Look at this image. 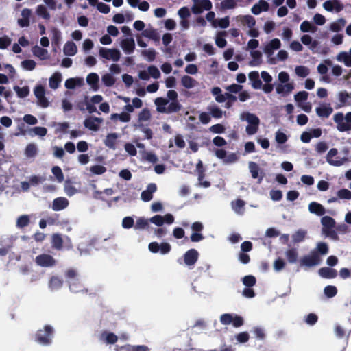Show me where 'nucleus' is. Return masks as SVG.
<instances>
[{
  "label": "nucleus",
  "instance_id": "0e129e2a",
  "mask_svg": "<svg viewBox=\"0 0 351 351\" xmlns=\"http://www.w3.org/2000/svg\"><path fill=\"white\" fill-rule=\"evenodd\" d=\"M237 6L236 0H223L221 3V7L224 10L234 9Z\"/></svg>",
  "mask_w": 351,
  "mask_h": 351
},
{
  "label": "nucleus",
  "instance_id": "ea45409f",
  "mask_svg": "<svg viewBox=\"0 0 351 351\" xmlns=\"http://www.w3.org/2000/svg\"><path fill=\"white\" fill-rule=\"evenodd\" d=\"M249 169L252 174V177L254 179L258 178V182H261L263 178V176H258L259 167L258 165L254 162H250Z\"/></svg>",
  "mask_w": 351,
  "mask_h": 351
},
{
  "label": "nucleus",
  "instance_id": "412c9836",
  "mask_svg": "<svg viewBox=\"0 0 351 351\" xmlns=\"http://www.w3.org/2000/svg\"><path fill=\"white\" fill-rule=\"evenodd\" d=\"M321 223L323 226L322 232L326 235H328L330 230L335 224V220L330 217L325 216L322 218Z\"/></svg>",
  "mask_w": 351,
  "mask_h": 351
},
{
  "label": "nucleus",
  "instance_id": "72a5a7b5",
  "mask_svg": "<svg viewBox=\"0 0 351 351\" xmlns=\"http://www.w3.org/2000/svg\"><path fill=\"white\" fill-rule=\"evenodd\" d=\"M77 51V48L76 45L71 41L66 42L63 47V52L66 56H74L76 54Z\"/></svg>",
  "mask_w": 351,
  "mask_h": 351
},
{
  "label": "nucleus",
  "instance_id": "c756f323",
  "mask_svg": "<svg viewBox=\"0 0 351 351\" xmlns=\"http://www.w3.org/2000/svg\"><path fill=\"white\" fill-rule=\"evenodd\" d=\"M32 53L34 56L38 58L40 60H44L49 58V54L47 49H45L39 46H35L32 48Z\"/></svg>",
  "mask_w": 351,
  "mask_h": 351
},
{
  "label": "nucleus",
  "instance_id": "052dcab7",
  "mask_svg": "<svg viewBox=\"0 0 351 351\" xmlns=\"http://www.w3.org/2000/svg\"><path fill=\"white\" fill-rule=\"evenodd\" d=\"M242 282L246 287H252L256 285V279L252 275H247L242 278Z\"/></svg>",
  "mask_w": 351,
  "mask_h": 351
},
{
  "label": "nucleus",
  "instance_id": "37998d69",
  "mask_svg": "<svg viewBox=\"0 0 351 351\" xmlns=\"http://www.w3.org/2000/svg\"><path fill=\"white\" fill-rule=\"evenodd\" d=\"M50 31L52 36V43L56 45H59L62 40V33L60 30L56 27H52Z\"/></svg>",
  "mask_w": 351,
  "mask_h": 351
},
{
  "label": "nucleus",
  "instance_id": "680f3d73",
  "mask_svg": "<svg viewBox=\"0 0 351 351\" xmlns=\"http://www.w3.org/2000/svg\"><path fill=\"white\" fill-rule=\"evenodd\" d=\"M62 238L60 234H55L52 236V245L53 247L60 250L62 247Z\"/></svg>",
  "mask_w": 351,
  "mask_h": 351
},
{
  "label": "nucleus",
  "instance_id": "09e8293b",
  "mask_svg": "<svg viewBox=\"0 0 351 351\" xmlns=\"http://www.w3.org/2000/svg\"><path fill=\"white\" fill-rule=\"evenodd\" d=\"M14 90L17 96L21 98L27 97L29 94V88L27 86L20 87L18 86H14Z\"/></svg>",
  "mask_w": 351,
  "mask_h": 351
},
{
  "label": "nucleus",
  "instance_id": "8fccbe9b",
  "mask_svg": "<svg viewBox=\"0 0 351 351\" xmlns=\"http://www.w3.org/2000/svg\"><path fill=\"white\" fill-rule=\"evenodd\" d=\"M101 81L105 86L110 87L115 84L116 79L112 74L106 73L102 75Z\"/></svg>",
  "mask_w": 351,
  "mask_h": 351
},
{
  "label": "nucleus",
  "instance_id": "6ab92c4d",
  "mask_svg": "<svg viewBox=\"0 0 351 351\" xmlns=\"http://www.w3.org/2000/svg\"><path fill=\"white\" fill-rule=\"evenodd\" d=\"M32 15V11L30 9L25 8L22 10L21 14V18L17 21L18 24L21 27H28L29 25V18Z\"/></svg>",
  "mask_w": 351,
  "mask_h": 351
},
{
  "label": "nucleus",
  "instance_id": "c03bdc74",
  "mask_svg": "<svg viewBox=\"0 0 351 351\" xmlns=\"http://www.w3.org/2000/svg\"><path fill=\"white\" fill-rule=\"evenodd\" d=\"M151 117V112L147 108L142 109L138 114V120L139 122L148 121L150 120Z\"/></svg>",
  "mask_w": 351,
  "mask_h": 351
},
{
  "label": "nucleus",
  "instance_id": "7c9ffc66",
  "mask_svg": "<svg viewBox=\"0 0 351 351\" xmlns=\"http://www.w3.org/2000/svg\"><path fill=\"white\" fill-rule=\"evenodd\" d=\"M259 77L258 71H252L248 75L249 80L252 82V86L255 89H260L262 87V82Z\"/></svg>",
  "mask_w": 351,
  "mask_h": 351
},
{
  "label": "nucleus",
  "instance_id": "9b49d317",
  "mask_svg": "<svg viewBox=\"0 0 351 351\" xmlns=\"http://www.w3.org/2000/svg\"><path fill=\"white\" fill-rule=\"evenodd\" d=\"M323 8L328 12H341L344 6L339 0H328L324 2Z\"/></svg>",
  "mask_w": 351,
  "mask_h": 351
},
{
  "label": "nucleus",
  "instance_id": "f8f14e48",
  "mask_svg": "<svg viewBox=\"0 0 351 351\" xmlns=\"http://www.w3.org/2000/svg\"><path fill=\"white\" fill-rule=\"evenodd\" d=\"M149 221L158 226H161L165 223L171 224L174 221V217L171 214H166L164 216L155 215Z\"/></svg>",
  "mask_w": 351,
  "mask_h": 351
},
{
  "label": "nucleus",
  "instance_id": "6e6d98bb",
  "mask_svg": "<svg viewBox=\"0 0 351 351\" xmlns=\"http://www.w3.org/2000/svg\"><path fill=\"white\" fill-rule=\"evenodd\" d=\"M324 293L328 298H333L337 293V289L335 286L328 285L324 289Z\"/></svg>",
  "mask_w": 351,
  "mask_h": 351
},
{
  "label": "nucleus",
  "instance_id": "dca6fc26",
  "mask_svg": "<svg viewBox=\"0 0 351 351\" xmlns=\"http://www.w3.org/2000/svg\"><path fill=\"white\" fill-rule=\"evenodd\" d=\"M120 46L127 54H131L135 49V42L133 38H124L121 41Z\"/></svg>",
  "mask_w": 351,
  "mask_h": 351
},
{
  "label": "nucleus",
  "instance_id": "4468645a",
  "mask_svg": "<svg viewBox=\"0 0 351 351\" xmlns=\"http://www.w3.org/2000/svg\"><path fill=\"white\" fill-rule=\"evenodd\" d=\"M102 121L103 120L101 118L90 117L84 120V124L90 130L97 131Z\"/></svg>",
  "mask_w": 351,
  "mask_h": 351
},
{
  "label": "nucleus",
  "instance_id": "9d476101",
  "mask_svg": "<svg viewBox=\"0 0 351 351\" xmlns=\"http://www.w3.org/2000/svg\"><path fill=\"white\" fill-rule=\"evenodd\" d=\"M148 248L152 253L165 254L170 251L171 245L167 243H158L157 242H152L149 244Z\"/></svg>",
  "mask_w": 351,
  "mask_h": 351
},
{
  "label": "nucleus",
  "instance_id": "7ed1b4c3",
  "mask_svg": "<svg viewBox=\"0 0 351 351\" xmlns=\"http://www.w3.org/2000/svg\"><path fill=\"white\" fill-rule=\"evenodd\" d=\"M54 330L50 325H45L43 329L37 330L35 335V341L43 346H49L52 342Z\"/></svg>",
  "mask_w": 351,
  "mask_h": 351
},
{
  "label": "nucleus",
  "instance_id": "c85d7f7f",
  "mask_svg": "<svg viewBox=\"0 0 351 351\" xmlns=\"http://www.w3.org/2000/svg\"><path fill=\"white\" fill-rule=\"evenodd\" d=\"M319 274L324 278H334L337 276V271L332 268L325 267L319 269Z\"/></svg>",
  "mask_w": 351,
  "mask_h": 351
},
{
  "label": "nucleus",
  "instance_id": "69168bd1",
  "mask_svg": "<svg viewBox=\"0 0 351 351\" xmlns=\"http://www.w3.org/2000/svg\"><path fill=\"white\" fill-rule=\"evenodd\" d=\"M29 217L28 215H21L16 220V226L19 228H23L27 226L29 223Z\"/></svg>",
  "mask_w": 351,
  "mask_h": 351
},
{
  "label": "nucleus",
  "instance_id": "338daca9",
  "mask_svg": "<svg viewBox=\"0 0 351 351\" xmlns=\"http://www.w3.org/2000/svg\"><path fill=\"white\" fill-rule=\"evenodd\" d=\"M288 138L287 134L282 130H278L275 133V140L279 144L285 143Z\"/></svg>",
  "mask_w": 351,
  "mask_h": 351
},
{
  "label": "nucleus",
  "instance_id": "473e14b6",
  "mask_svg": "<svg viewBox=\"0 0 351 351\" xmlns=\"http://www.w3.org/2000/svg\"><path fill=\"white\" fill-rule=\"evenodd\" d=\"M168 100L163 97H157L154 100V104L156 106V110L160 113H165L167 112V105Z\"/></svg>",
  "mask_w": 351,
  "mask_h": 351
},
{
  "label": "nucleus",
  "instance_id": "2eb2a0df",
  "mask_svg": "<svg viewBox=\"0 0 351 351\" xmlns=\"http://www.w3.org/2000/svg\"><path fill=\"white\" fill-rule=\"evenodd\" d=\"M280 40L278 38H273L265 45L263 51L267 55L271 56L274 53V51L280 49Z\"/></svg>",
  "mask_w": 351,
  "mask_h": 351
},
{
  "label": "nucleus",
  "instance_id": "4c0bfd02",
  "mask_svg": "<svg viewBox=\"0 0 351 351\" xmlns=\"http://www.w3.org/2000/svg\"><path fill=\"white\" fill-rule=\"evenodd\" d=\"M346 24V21L343 19H339L332 22L330 25V29L332 32H337L341 31Z\"/></svg>",
  "mask_w": 351,
  "mask_h": 351
},
{
  "label": "nucleus",
  "instance_id": "4d7b16f0",
  "mask_svg": "<svg viewBox=\"0 0 351 351\" xmlns=\"http://www.w3.org/2000/svg\"><path fill=\"white\" fill-rule=\"evenodd\" d=\"M89 171L93 175H101L106 172V169L103 165H95L90 167Z\"/></svg>",
  "mask_w": 351,
  "mask_h": 351
},
{
  "label": "nucleus",
  "instance_id": "393cba45",
  "mask_svg": "<svg viewBox=\"0 0 351 351\" xmlns=\"http://www.w3.org/2000/svg\"><path fill=\"white\" fill-rule=\"evenodd\" d=\"M156 185L155 184H149L147 189L141 193V199L144 202H149L152 199L153 193L156 191Z\"/></svg>",
  "mask_w": 351,
  "mask_h": 351
},
{
  "label": "nucleus",
  "instance_id": "cd10ccee",
  "mask_svg": "<svg viewBox=\"0 0 351 351\" xmlns=\"http://www.w3.org/2000/svg\"><path fill=\"white\" fill-rule=\"evenodd\" d=\"M301 42L306 46H308L310 50L313 51L318 46V42L315 40H313V38L308 35L304 34L301 37Z\"/></svg>",
  "mask_w": 351,
  "mask_h": 351
},
{
  "label": "nucleus",
  "instance_id": "5fc2aeb1",
  "mask_svg": "<svg viewBox=\"0 0 351 351\" xmlns=\"http://www.w3.org/2000/svg\"><path fill=\"white\" fill-rule=\"evenodd\" d=\"M36 63L33 60H25L21 62V66L25 71H32L35 69Z\"/></svg>",
  "mask_w": 351,
  "mask_h": 351
},
{
  "label": "nucleus",
  "instance_id": "5701e85b",
  "mask_svg": "<svg viewBox=\"0 0 351 351\" xmlns=\"http://www.w3.org/2000/svg\"><path fill=\"white\" fill-rule=\"evenodd\" d=\"M99 75L95 73H89L86 77V82L94 91H97L99 86Z\"/></svg>",
  "mask_w": 351,
  "mask_h": 351
},
{
  "label": "nucleus",
  "instance_id": "864d4df0",
  "mask_svg": "<svg viewBox=\"0 0 351 351\" xmlns=\"http://www.w3.org/2000/svg\"><path fill=\"white\" fill-rule=\"evenodd\" d=\"M63 285V281L61 278L57 276H53L50 279L49 287L52 289H60Z\"/></svg>",
  "mask_w": 351,
  "mask_h": 351
},
{
  "label": "nucleus",
  "instance_id": "f704fd0d",
  "mask_svg": "<svg viewBox=\"0 0 351 351\" xmlns=\"http://www.w3.org/2000/svg\"><path fill=\"white\" fill-rule=\"evenodd\" d=\"M62 81V75L60 73H54L49 78V86L52 89H56Z\"/></svg>",
  "mask_w": 351,
  "mask_h": 351
},
{
  "label": "nucleus",
  "instance_id": "aec40b11",
  "mask_svg": "<svg viewBox=\"0 0 351 351\" xmlns=\"http://www.w3.org/2000/svg\"><path fill=\"white\" fill-rule=\"evenodd\" d=\"M69 204V200L65 197H58L53 201L51 206L54 211H60L66 208Z\"/></svg>",
  "mask_w": 351,
  "mask_h": 351
},
{
  "label": "nucleus",
  "instance_id": "e2e57ef3",
  "mask_svg": "<svg viewBox=\"0 0 351 351\" xmlns=\"http://www.w3.org/2000/svg\"><path fill=\"white\" fill-rule=\"evenodd\" d=\"M51 171L58 182H62L64 180V174L60 167H53L51 169Z\"/></svg>",
  "mask_w": 351,
  "mask_h": 351
},
{
  "label": "nucleus",
  "instance_id": "3c124183",
  "mask_svg": "<svg viewBox=\"0 0 351 351\" xmlns=\"http://www.w3.org/2000/svg\"><path fill=\"white\" fill-rule=\"evenodd\" d=\"M141 54L147 61L152 62L156 58V52L154 49L149 48L142 51Z\"/></svg>",
  "mask_w": 351,
  "mask_h": 351
},
{
  "label": "nucleus",
  "instance_id": "f3484780",
  "mask_svg": "<svg viewBox=\"0 0 351 351\" xmlns=\"http://www.w3.org/2000/svg\"><path fill=\"white\" fill-rule=\"evenodd\" d=\"M315 112L318 117L327 118L332 113L333 109L330 104H322L315 108Z\"/></svg>",
  "mask_w": 351,
  "mask_h": 351
},
{
  "label": "nucleus",
  "instance_id": "13d9d810",
  "mask_svg": "<svg viewBox=\"0 0 351 351\" xmlns=\"http://www.w3.org/2000/svg\"><path fill=\"white\" fill-rule=\"evenodd\" d=\"M126 351H150L149 348L144 345L141 346H131L126 345L122 347Z\"/></svg>",
  "mask_w": 351,
  "mask_h": 351
},
{
  "label": "nucleus",
  "instance_id": "bf43d9fd",
  "mask_svg": "<svg viewBox=\"0 0 351 351\" xmlns=\"http://www.w3.org/2000/svg\"><path fill=\"white\" fill-rule=\"evenodd\" d=\"M101 336L105 337L106 342L109 344H114L118 341V337L113 332H104Z\"/></svg>",
  "mask_w": 351,
  "mask_h": 351
},
{
  "label": "nucleus",
  "instance_id": "39448f33",
  "mask_svg": "<svg viewBox=\"0 0 351 351\" xmlns=\"http://www.w3.org/2000/svg\"><path fill=\"white\" fill-rule=\"evenodd\" d=\"M338 150L336 148L330 149L326 154V161L332 166L339 167L348 161L346 156L339 157L337 156Z\"/></svg>",
  "mask_w": 351,
  "mask_h": 351
},
{
  "label": "nucleus",
  "instance_id": "603ef678",
  "mask_svg": "<svg viewBox=\"0 0 351 351\" xmlns=\"http://www.w3.org/2000/svg\"><path fill=\"white\" fill-rule=\"evenodd\" d=\"M251 57L253 58V60L250 62V64L252 66H257L260 63V60L262 57V53L260 51L254 50L250 51Z\"/></svg>",
  "mask_w": 351,
  "mask_h": 351
},
{
  "label": "nucleus",
  "instance_id": "f03ea898",
  "mask_svg": "<svg viewBox=\"0 0 351 351\" xmlns=\"http://www.w3.org/2000/svg\"><path fill=\"white\" fill-rule=\"evenodd\" d=\"M239 117L241 121L247 123L245 132L248 135H253L258 132L260 119L256 114L249 112H243L240 114Z\"/></svg>",
  "mask_w": 351,
  "mask_h": 351
},
{
  "label": "nucleus",
  "instance_id": "774afa93",
  "mask_svg": "<svg viewBox=\"0 0 351 351\" xmlns=\"http://www.w3.org/2000/svg\"><path fill=\"white\" fill-rule=\"evenodd\" d=\"M295 74L301 77H305L309 74V69L304 66H298L295 68Z\"/></svg>",
  "mask_w": 351,
  "mask_h": 351
},
{
  "label": "nucleus",
  "instance_id": "ddd939ff",
  "mask_svg": "<svg viewBox=\"0 0 351 351\" xmlns=\"http://www.w3.org/2000/svg\"><path fill=\"white\" fill-rule=\"evenodd\" d=\"M295 86L293 82L287 84H278L276 86V92L277 94L283 97L287 96L294 90Z\"/></svg>",
  "mask_w": 351,
  "mask_h": 351
},
{
  "label": "nucleus",
  "instance_id": "423d86ee",
  "mask_svg": "<svg viewBox=\"0 0 351 351\" xmlns=\"http://www.w3.org/2000/svg\"><path fill=\"white\" fill-rule=\"evenodd\" d=\"M308 97V93L306 91H300L294 95V100L297 105L306 112H310L312 109L311 104L305 102Z\"/></svg>",
  "mask_w": 351,
  "mask_h": 351
},
{
  "label": "nucleus",
  "instance_id": "2f4dec72",
  "mask_svg": "<svg viewBox=\"0 0 351 351\" xmlns=\"http://www.w3.org/2000/svg\"><path fill=\"white\" fill-rule=\"evenodd\" d=\"M211 93L215 97V100L219 103L224 102L227 98L232 97L229 93L221 94V90L219 87L213 88Z\"/></svg>",
  "mask_w": 351,
  "mask_h": 351
},
{
  "label": "nucleus",
  "instance_id": "c9c22d12",
  "mask_svg": "<svg viewBox=\"0 0 351 351\" xmlns=\"http://www.w3.org/2000/svg\"><path fill=\"white\" fill-rule=\"evenodd\" d=\"M83 84V79L80 77L70 78L66 80L65 86L68 89H73Z\"/></svg>",
  "mask_w": 351,
  "mask_h": 351
},
{
  "label": "nucleus",
  "instance_id": "58836bf2",
  "mask_svg": "<svg viewBox=\"0 0 351 351\" xmlns=\"http://www.w3.org/2000/svg\"><path fill=\"white\" fill-rule=\"evenodd\" d=\"M118 138V135L116 133H111L107 135L104 143L106 146L110 149H115V145Z\"/></svg>",
  "mask_w": 351,
  "mask_h": 351
},
{
  "label": "nucleus",
  "instance_id": "79ce46f5",
  "mask_svg": "<svg viewBox=\"0 0 351 351\" xmlns=\"http://www.w3.org/2000/svg\"><path fill=\"white\" fill-rule=\"evenodd\" d=\"M300 29L302 32L315 33L317 29L309 21H304L300 24Z\"/></svg>",
  "mask_w": 351,
  "mask_h": 351
},
{
  "label": "nucleus",
  "instance_id": "0eeeda50",
  "mask_svg": "<svg viewBox=\"0 0 351 351\" xmlns=\"http://www.w3.org/2000/svg\"><path fill=\"white\" fill-rule=\"evenodd\" d=\"M99 55L101 58L112 62H117L121 58L120 51L114 48L108 49L101 47L99 50Z\"/></svg>",
  "mask_w": 351,
  "mask_h": 351
},
{
  "label": "nucleus",
  "instance_id": "de8ad7c7",
  "mask_svg": "<svg viewBox=\"0 0 351 351\" xmlns=\"http://www.w3.org/2000/svg\"><path fill=\"white\" fill-rule=\"evenodd\" d=\"M142 35L154 41H158L159 40V36L156 32V30L153 28L146 29L142 32Z\"/></svg>",
  "mask_w": 351,
  "mask_h": 351
},
{
  "label": "nucleus",
  "instance_id": "20e7f679",
  "mask_svg": "<svg viewBox=\"0 0 351 351\" xmlns=\"http://www.w3.org/2000/svg\"><path fill=\"white\" fill-rule=\"evenodd\" d=\"M333 119L339 131L346 132L351 130V112L345 115L342 112H337L334 115Z\"/></svg>",
  "mask_w": 351,
  "mask_h": 351
},
{
  "label": "nucleus",
  "instance_id": "6e6552de",
  "mask_svg": "<svg viewBox=\"0 0 351 351\" xmlns=\"http://www.w3.org/2000/svg\"><path fill=\"white\" fill-rule=\"evenodd\" d=\"M192 11L194 14H200L204 10H210L212 3L210 0H193Z\"/></svg>",
  "mask_w": 351,
  "mask_h": 351
},
{
  "label": "nucleus",
  "instance_id": "b1692460",
  "mask_svg": "<svg viewBox=\"0 0 351 351\" xmlns=\"http://www.w3.org/2000/svg\"><path fill=\"white\" fill-rule=\"evenodd\" d=\"M337 61L343 62L346 66L351 67V48L348 51H341L336 57Z\"/></svg>",
  "mask_w": 351,
  "mask_h": 351
},
{
  "label": "nucleus",
  "instance_id": "f257e3e1",
  "mask_svg": "<svg viewBox=\"0 0 351 351\" xmlns=\"http://www.w3.org/2000/svg\"><path fill=\"white\" fill-rule=\"evenodd\" d=\"M236 20L241 23L243 29L246 31L247 35L250 37L256 38L260 35L258 29L256 27V21L252 16L239 15Z\"/></svg>",
  "mask_w": 351,
  "mask_h": 351
},
{
  "label": "nucleus",
  "instance_id": "e433bc0d",
  "mask_svg": "<svg viewBox=\"0 0 351 351\" xmlns=\"http://www.w3.org/2000/svg\"><path fill=\"white\" fill-rule=\"evenodd\" d=\"M198 252L194 249H191L186 252L184 261L186 263H194L197 261Z\"/></svg>",
  "mask_w": 351,
  "mask_h": 351
},
{
  "label": "nucleus",
  "instance_id": "49530a36",
  "mask_svg": "<svg viewBox=\"0 0 351 351\" xmlns=\"http://www.w3.org/2000/svg\"><path fill=\"white\" fill-rule=\"evenodd\" d=\"M64 189L65 193L69 197H71L78 193L77 189L68 180L65 182Z\"/></svg>",
  "mask_w": 351,
  "mask_h": 351
},
{
  "label": "nucleus",
  "instance_id": "bb28decb",
  "mask_svg": "<svg viewBox=\"0 0 351 351\" xmlns=\"http://www.w3.org/2000/svg\"><path fill=\"white\" fill-rule=\"evenodd\" d=\"M308 210L311 213L319 216L323 215L326 212L324 207L322 204L315 202H311L308 204Z\"/></svg>",
  "mask_w": 351,
  "mask_h": 351
},
{
  "label": "nucleus",
  "instance_id": "a211bd4d",
  "mask_svg": "<svg viewBox=\"0 0 351 351\" xmlns=\"http://www.w3.org/2000/svg\"><path fill=\"white\" fill-rule=\"evenodd\" d=\"M269 3L265 0H259L251 8V12L254 15H258L263 12L269 10Z\"/></svg>",
  "mask_w": 351,
  "mask_h": 351
},
{
  "label": "nucleus",
  "instance_id": "a19ab883",
  "mask_svg": "<svg viewBox=\"0 0 351 351\" xmlns=\"http://www.w3.org/2000/svg\"><path fill=\"white\" fill-rule=\"evenodd\" d=\"M36 13L44 19L49 20L51 15L47 8L43 5H39L36 8Z\"/></svg>",
  "mask_w": 351,
  "mask_h": 351
},
{
  "label": "nucleus",
  "instance_id": "4be33fe9",
  "mask_svg": "<svg viewBox=\"0 0 351 351\" xmlns=\"http://www.w3.org/2000/svg\"><path fill=\"white\" fill-rule=\"evenodd\" d=\"M180 83L182 86L186 89H192L198 84L194 78L188 75H184L181 77Z\"/></svg>",
  "mask_w": 351,
  "mask_h": 351
},
{
  "label": "nucleus",
  "instance_id": "a878e982",
  "mask_svg": "<svg viewBox=\"0 0 351 351\" xmlns=\"http://www.w3.org/2000/svg\"><path fill=\"white\" fill-rule=\"evenodd\" d=\"M285 258L278 260L275 262V263H284L285 261L289 263L295 262L298 258V253L295 250L289 249L285 252Z\"/></svg>",
  "mask_w": 351,
  "mask_h": 351
},
{
  "label": "nucleus",
  "instance_id": "1a4fd4ad",
  "mask_svg": "<svg viewBox=\"0 0 351 351\" xmlns=\"http://www.w3.org/2000/svg\"><path fill=\"white\" fill-rule=\"evenodd\" d=\"M34 93L37 99V104L40 106L47 108L49 106V101L45 97V90L43 86H36L34 89Z\"/></svg>",
  "mask_w": 351,
  "mask_h": 351
},
{
  "label": "nucleus",
  "instance_id": "a18cd8bd",
  "mask_svg": "<svg viewBox=\"0 0 351 351\" xmlns=\"http://www.w3.org/2000/svg\"><path fill=\"white\" fill-rule=\"evenodd\" d=\"M226 36L225 32H219L216 34L215 36V44L220 48H223L226 47L227 42L224 38Z\"/></svg>",
  "mask_w": 351,
  "mask_h": 351
}]
</instances>
